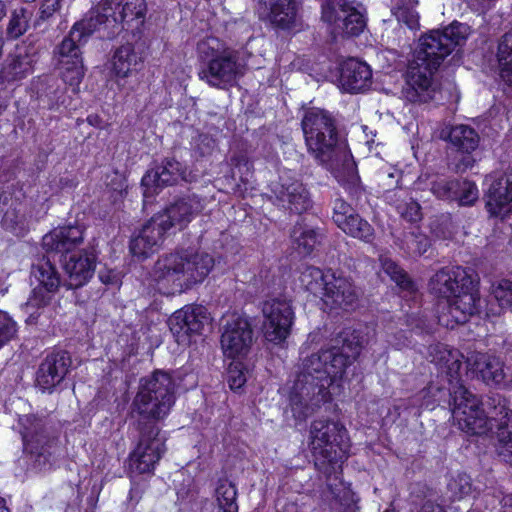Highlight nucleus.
Segmentation results:
<instances>
[{"label":"nucleus","instance_id":"52","mask_svg":"<svg viewBox=\"0 0 512 512\" xmlns=\"http://www.w3.org/2000/svg\"><path fill=\"white\" fill-rule=\"evenodd\" d=\"M215 141L208 134H199L195 139L194 148L200 156L208 155L214 149Z\"/></svg>","mask_w":512,"mask_h":512},{"label":"nucleus","instance_id":"40","mask_svg":"<svg viewBox=\"0 0 512 512\" xmlns=\"http://www.w3.org/2000/svg\"><path fill=\"white\" fill-rule=\"evenodd\" d=\"M215 496L219 510L222 512H238L236 502L237 490L233 483L220 480L215 490Z\"/></svg>","mask_w":512,"mask_h":512},{"label":"nucleus","instance_id":"26","mask_svg":"<svg viewBox=\"0 0 512 512\" xmlns=\"http://www.w3.org/2000/svg\"><path fill=\"white\" fill-rule=\"evenodd\" d=\"M202 208L201 198L197 195L182 196L175 199L162 214L156 215L155 218L163 222L166 231L173 227L181 230L201 212Z\"/></svg>","mask_w":512,"mask_h":512},{"label":"nucleus","instance_id":"11","mask_svg":"<svg viewBox=\"0 0 512 512\" xmlns=\"http://www.w3.org/2000/svg\"><path fill=\"white\" fill-rule=\"evenodd\" d=\"M23 427L25 450L30 454L35 467L42 470L51 464L58 450L57 431L46 417L25 415L20 418Z\"/></svg>","mask_w":512,"mask_h":512},{"label":"nucleus","instance_id":"34","mask_svg":"<svg viewBox=\"0 0 512 512\" xmlns=\"http://www.w3.org/2000/svg\"><path fill=\"white\" fill-rule=\"evenodd\" d=\"M417 1L400 0L392 8V15L401 27H406L411 31H417L420 28V16L416 10Z\"/></svg>","mask_w":512,"mask_h":512},{"label":"nucleus","instance_id":"2","mask_svg":"<svg viewBox=\"0 0 512 512\" xmlns=\"http://www.w3.org/2000/svg\"><path fill=\"white\" fill-rule=\"evenodd\" d=\"M336 343L302 360L289 393V406L295 420L305 421L330 399V385L342 378L362 348V338L355 330L341 332Z\"/></svg>","mask_w":512,"mask_h":512},{"label":"nucleus","instance_id":"25","mask_svg":"<svg viewBox=\"0 0 512 512\" xmlns=\"http://www.w3.org/2000/svg\"><path fill=\"white\" fill-rule=\"evenodd\" d=\"M327 279L326 289L321 296L323 303L331 309L348 310L355 307L360 293L353 281L330 271H328Z\"/></svg>","mask_w":512,"mask_h":512},{"label":"nucleus","instance_id":"10","mask_svg":"<svg viewBox=\"0 0 512 512\" xmlns=\"http://www.w3.org/2000/svg\"><path fill=\"white\" fill-rule=\"evenodd\" d=\"M201 67L199 78L209 86L227 89L245 74L247 63L238 50L216 37H207L197 45Z\"/></svg>","mask_w":512,"mask_h":512},{"label":"nucleus","instance_id":"57","mask_svg":"<svg viewBox=\"0 0 512 512\" xmlns=\"http://www.w3.org/2000/svg\"><path fill=\"white\" fill-rule=\"evenodd\" d=\"M503 512H512V496L504 498Z\"/></svg>","mask_w":512,"mask_h":512},{"label":"nucleus","instance_id":"16","mask_svg":"<svg viewBox=\"0 0 512 512\" xmlns=\"http://www.w3.org/2000/svg\"><path fill=\"white\" fill-rule=\"evenodd\" d=\"M111 7L107 6V1L101 0L95 7L91 8L86 16L75 23L70 32L63 39V49L76 45L82 47L87 39L101 27L115 26Z\"/></svg>","mask_w":512,"mask_h":512},{"label":"nucleus","instance_id":"47","mask_svg":"<svg viewBox=\"0 0 512 512\" xmlns=\"http://www.w3.org/2000/svg\"><path fill=\"white\" fill-rule=\"evenodd\" d=\"M40 90L51 104L58 103L63 96V89L59 80L53 76H47L43 79Z\"/></svg>","mask_w":512,"mask_h":512},{"label":"nucleus","instance_id":"53","mask_svg":"<svg viewBox=\"0 0 512 512\" xmlns=\"http://www.w3.org/2000/svg\"><path fill=\"white\" fill-rule=\"evenodd\" d=\"M60 9V0H44L40 7V18L46 20Z\"/></svg>","mask_w":512,"mask_h":512},{"label":"nucleus","instance_id":"17","mask_svg":"<svg viewBox=\"0 0 512 512\" xmlns=\"http://www.w3.org/2000/svg\"><path fill=\"white\" fill-rule=\"evenodd\" d=\"M270 200L278 207L295 214H302L312 207V200L305 185L295 179L280 178L270 187Z\"/></svg>","mask_w":512,"mask_h":512},{"label":"nucleus","instance_id":"56","mask_svg":"<svg viewBox=\"0 0 512 512\" xmlns=\"http://www.w3.org/2000/svg\"><path fill=\"white\" fill-rule=\"evenodd\" d=\"M87 122L94 127H99L102 119L98 115H89L87 117Z\"/></svg>","mask_w":512,"mask_h":512},{"label":"nucleus","instance_id":"49","mask_svg":"<svg viewBox=\"0 0 512 512\" xmlns=\"http://www.w3.org/2000/svg\"><path fill=\"white\" fill-rule=\"evenodd\" d=\"M354 213L355 210L343 199H336L334 201L332 219L339 228L341 225L345 224V221L354 215Z\"/></svg>","mask_w":512,"mask_h":512},{"label":"nucleus","instance_id":"8","mask_svg":"<svg viewBox=\"0 0 512 512\" xmlns=\"http://www.w3.org/2000/svg\"><path fill=\"white\" fill-rule=\"evenodd\" d=\"M176 401V385L163 370L140 379L132 401V413L137 415V431H160L158 422L168 416Z\"/></svg>","mask_w":512,"mask_h":512},{"label":"nucleus","instance_id":"3","mask_svg":"<svg viewBox=\"0 0 512 512\" xmlns=\"http://www.w3.org/2000/svg\"><path fill=\"white\" fill-rule=\"evenodd\" d=\"M470 34L468 24L454 21L443 30H433L422 36L408 66L403 97L412 103L442 101V91L433 74L457 46L465 44Z\"/></svg>","mask_w":512,"mask_h":512},{"label":"nucleus","instance_id":"32","mask_svg":"<svg viewBox=\"0 0 512 512\" xmlns=\"http://www.w3.org/2000/svg\"><path fill=\"white\" fill-rule=\"evenodd\" d=\"M291 239L298 253L307 256L311 254L315 246L320 243L322 234L319 230L301 221L293 226Z\"/></svg>","mask_w":512,"mask_h":512},{"label":"nucleus","instance_id":"63","mask_svg":"<svg viewBox=\"0 0 512 512\" xmlns=\"http://www.w3.org/2000/svg\"><path fill=\"white\" fill-rule=\"evenodd\" d=\"M437 236H439V237H440V235H439V234H437ZM441 237H443V238H447L448 236H447L445 233H443V234L441 235Z\"/></svg>","mask_w":512,"mask_h":512},{"label":"nucleus","instance_id":"46","mask_svg":"<svg viewBox=\"0 0 512 512\" xmlns=\"http://www.w3.org/2000/svg\"><path fill=\"white\" fill-rule=\"evenodd\" d=\"M492 294L501 308L512 306V282L510 280L502 279L493 285Z\"/></svg>","mask_w":512,"mask_h":512},{"label":"nucleus","instance_id":"35","mask_svg":"<svg viewBox=\"0 0 512 512\" xmlns=\"http://www.w3.org/2000/svg\"><path fill=\"white\" fill-rule=\"evenodd\" d=\"M497 59L502 80L512 88V30L504 34L500 39Z\"/></svg>","mask_w":512,"mask_h":512},{"label":"nucleus","instance_id":"21","mask_svg":"<svg viewBox=\"0 0 512 512\" xmlns=\"http://www.w3.org/2000/svg\"><path fill=\"white\" fill-rule=\"evenodd\" d=\"M253 343L250 322L243 317H232L223 327L221 347L227 357L245 356Z\"/></svg>","mask_w":512,"mask_h":512},{"label":"nucleus","instance_id":"29","mask_svg":"<svg viewBox=\"0 0 512 512\" xmlns=\"http://www.w3.org/2000/svg\"><path fill=\"white\" fill-rule=\"evenodd\" d=\"M485 199V207L489 215L504 219L512 209V181L507 177L493 181Z\"/></svg>","mask_w":512,"mask_h":512},{"label":"nucleus","instance_id":"12","mask_svg":"<svg viewBox=\"0 0 512 512\" xmlns=\"http://www.w3.org/2000/svg\"><path fill=\"white\" fill-rule=\"evenodd\" d=\"M31 274L39 282V285L32 290L22 308L29 314L26 322L34 324L40 315L38 310L51 303L53 295L61 286V277L50 257H43L36 264H33Z\"/></svg>","mask_w":512,"mask_h":512},{"label":"nucleus","instance_id":"22","mask_svg":"<svg viewBox=\"0 0 512 512\" xmlns=\"http://www.w3.org/2000/svg\"><path fill=\"white\" fill-rule=\"evenodd\" d=\"M168 324L180 344L188 342L190 336L200 334L204 326L209 324V317L203 306H185L169 318Z\"/></svg>","mask_w":512,"mask_h":512},{"label":"nucleus","instance_id":"30","mask_svg":"<svg viewBox=\"0 0 512 512\" xmlns=\"http://www.w3.org/2000/svg\"><path fill=\"white\" fill-rule=\"evenodd\" d=\"M260 9L265 19L281 29L290 28L296 20L299 0H260Z\"/></svg>","mask_w":512,"mask_h":512},{"label":"nucleus","instance_id":"59","mask_svg":"<svg viewBox=\"0 0 512 512\" xmlns=\"http://www.w3.org/2000/svg\"><path fill=\"white\" fill-rule=\"evenodd\" d=\"M0 512H10L6 506V501L3 498H0Z\"/></svg>","mask_w":512,"mask_h":512},{"label":"nucleus","instance_id":"61","mask_svg":"<svg viewBox=\"0 0 512 512\" xmlns=\"http://www.w3.org/2000/svg\"><path fill=\"white\" fill-rule=\"evenodd\" d=\"M99 278L105 284L110 283V278L108 276H104L102 273H99Z\"/></svg>","mask_w":512,"mask_h":512},{"label":"nucleus","instance_id":"23","mask_svg":"<svg viewBox=\"0 0 512 512\" xmlns=\"http://www.w3.org/2000/svg\"><path fill=\"white\" fill-rule=\"evenodd\" d=\"M72 366L70 354L62 349L48 353L37 370L36 382L43 391L51 392L59 385Z\"/></svg>","mask_w":512,"mask_h":512},{"label":"nucleus","instance_id":"9","mask_svg":"<svg viewBox=\"0 0 512 512\" xmlns=\"http://www.w3.org/2000/svg\"><path fill=\"white\" fill-rule=\"evenodd\" d=\"M213 266L214 259L208 253L181 250L158 259L154 273L158 284L176 294L202 282Z\"/></svg>","mask_w":512,"mask_h":512},{"label":"nucleus","instance_id":"6","mask_svg":"<svg viewBox=\"0 0 512 512\" xmlns=\"http://www.w3.org/2000/svg\"><path fill=\"white\" fill-rule=\"evenodd\" d=\"M477 285L472 270L456 266L437 271L430 278L428 287L435 297L447 299L449 315L455 323L463 324L480 313L482 301Z\"/></svg>","mask_w":512,"mask_h":512},{"label":"nucleus","instance_id":"64","mask_svg":"<svg viewBox=\"0 0 512 512\" xmlns=\"http://www.w3.org/2000/svg\"><path fill=\"white\" fill-rule=\"evenodd\" d=\"M388 177H389V178H394V173H389V174H388Z\"/></svg>","mask_w":512,"mask_h":512},{"label":"nucleus","instance_id":"45","mask_svg":"<svg viewBox=\"0 0 512 512\" xmlns=\"http://www.w3.org/2000/svg\"><path fill=\"white\" fill-rule=\"evenodd\" d=\"M248 370L240 361H233L228 367V384L229 387L236 391L244 386L247 381Z\"/></svg>","mask_w":512,"mask_h":512},{"label":"nucleus","instance_id":"5","mask_svg":"<svg viewBox=\"0 0 512 512\" xmlns=\"http://www.w3.org/2000/svg\"><path fill=\"white\" fill-rule=\"evenodd\" d=\"M84 227L79 224L59 226L42 239V246L52 264L59 258L65 278L61 285L67 289H78L93 277L97 256L94 250H74L83 242Z\"/></svg>","mask_w":512,"mask_h":512},{"label":"nucleus","instance_id":"51","mask_svg":"<svg viewBox=\"0 0 512 512\" xmlns=\"http://www.w3.org/2000/svg\"><path fill=\"white\" fill-rule=\"evenodd\" d=\"M452 352H454V350H449L442 344L432 345L429 347V357L431 358V362L440 367L447 363Z\"/></svg>","mask_w":512,"mask_h":512},{"label":"nucleus","instance_id":"54","mask_svg":"<svg viewBox=\"0 0 512 512\" xmlns=\"http://www.w3.org/2000/svg\"><path fill=\"white\" fill-rule=\"evenodd\" d=\"M144 490L140 485H133L129 491L128 505L135 507L142 499Z\"/></svg>","mask_w":512,"mask_h":512},{"label":"nucleus","instance_id":"50","mask_svg":"<svg viewBox=\"0 0 512 512\" xmlns=\"http://www.w3.org/2000/svg\"><path fill=\"white\" fill-rule=\"evenodd\" d=\"M407 245L414 254L421 256L427 252L431 243L426 235L412 232L407 239Z\"/></svg>","mask_w":512,"mask_h":512},{"label":"nucleus","instance_id":"15","mask_svg":"<svg viewBox=\"0 0 512 512\" xmlns=\"http://www.w3.org/2000/svg\"><path fill=\"white\" fill-rule=\"evenodd\" d=\"M262 312L264 337L274 344H281L291 333L294 311L290 301L273 298L263 303Z\"/></svg>","mask_w":512,"mask_h":512},{"label":"nucleus","instance_id":"36","mask_svg":"<svg viewBox=\"0 0 512 512\" xmlns=\"http://www.w3.org/2000/svg\"><path fill=\"white\" fill-rule=\"evenodd\" d=\"M33 70L32 59L28 55H11L2 69V77L6 81H17Z\"/></svg>","mask_w":512,"mask_h":512},{"label":"nucleus","instance_id":"13","mask_svg":"<svg viewBox=\"0 0 512 512\" xmlns=\"http://www.w3.org/2000/svg\"><path fill=\"white\" fill-rule=\"evenodd\" d=\"M193 179L194 175L187 165L178 161L174 156H168L159 163L155 162L154 166L142 177L141 184L145 188L143 195L146 198L151 197L158 190L176 185L179 181L192 182Z\"/></svg>","mask_w":512,"mask_h":512},{"label":"nucleus","instance_id":"4","mask_svg":"<svg viewBox=\"0 0 512 512\" xmlns=\"http://www.w3.org/2000/svg\"><path fill=\"white\" fill-rule=\"evenodd\" d=\"M308 153L331 172L351 193L361 192L356 163L345 140L339 137L335 119L321 109H309L301 122Z\"/></svg>","mask_w":512,"mask_h":512},{"label":"nucleus","instance_id":"14","mask_svg":"<svg viewBox=\"0 0 512 512\" xmlns=\"http://www.w3.org/2000/svg\"><path fill=\"white\" fill-rule=\"evenodd\" d=\"M322 19L345 36H358L366 27L364 15L350 0H327L322 5Z\"/></svg>","mask_w":512,"mask_h":512},{"label":"nucleus","instance_id":"43","mask_svg":"<svg viewBox=\"0 0 512 512\" xmlns=\"http://www.w3.org/2000/svg\"><path fill=\"white\" fill-rule=\"evenodd\" d=\"M30 15V12L25 8L15 9L7 27L8 36L16 39L23 35L28 28Z\"/></svg>","mask_w":512,"mask_h":512},{"label":"nucleus","instance_id":"39","mask_svg":"<svg viewBox=\"0 0 512 512\" xmlns=\"http://www.w3.org/2000/svg\"><path fill=\"white\" fill-rule=\"evenodd\" d=\"M346 234L360 239L366 243H371L375 238V231L371 224L365 219L361 218L357 213H354L345 224L341 225Z\"/></svg>","mask_w":512,"mask_h":512},{"label":"nucleus","instance_id":"33","mask_svg":"<svg viewBox=\"0 0 512 512\" xmlns=\"http://www.w3.org/2000/svg\"><path fill=\"white\" fill-rule=\"evenodd\" d=\"M142 63L143 57L129 43L120 46L113 55V70L119 77L124 78L137 71Z\"/></svg>","mask_w":512,"mask_h":512},{"label":"nucleus","instance_id":"27","mask_svg":"<svg viewBox=\"0 0 512 512\" xmlns=\"http://www.w3.org/2000/svg\"><path fill=\"white\" fill-rule=\"evenodd\" d=\"M166 232L163 222L157 220L155 216L152 217L138 234L131 238L130 252L138 258H147L158 249Z\"/></svg>","mask_w":512,"mask_h":512},{"label":"nucleus","instance_id":"1","mask_svg":"<svg viewBox=\"0 0 512 512\" xmlns=\"http://www.w3.org/2000/svg\"><path fill=\"white\" fill-rule=\"evenodd\" d=\"M460 356L459 351L454 350L442 366L446 369L449 388L431 385L430 393L439 403L448 404L462 431L470 435H483L490 431L497 458L512 467V410L502 395L491 393L482 402L459 382Z\"/></svg>","mask_w":512,"mask_h":512},{"label":"nucleus","instance_id":"37","mask_svg":"<svg viewBox=\"0 0 512 512\" xmlns=\"http://www.w3.org/2000/svg\"><path fill=\"white\" fill-rule=\"evenodd\" d=\"M1 225L15 235L23 234L27 226L25 206L20 202H12L3 215Z\"/></svg>","mask_w":512,"mask_h":512},{"label":"nucleus","instance_id":"19","mask_svg":"<svg viewBox=\"0 0 512 512\" xmlns=\"http://www.w3.org/2000/svg\"><path fill=\"white\" fill-rule=\"evenodd\" d=\"M468 369L487 385L512 388V376L507 374L500 358L488 353L474 352L466 360Z\"/></svg>","mask_w":512,"mask_h":512},{"label":"nucleus","instance_id":"38","mask_svg":"<svg viewBox=\"0 0 512 512\" xmlns=\"http://www.w3.org/2000/svg\"><path fill=\"white\" fill-rule=\"evenodd\" d=\"M327 275L328 271L325 273L317 267L309 266L302 271L300 282L306 291L321 298L328 283Z\"/></svg>","mask_w":512,"mask_h":512},{"label":"nucleus","instance_id":"55","mask_svg":"<svg viewBox=\"0 0 512 512\" xmlns=\"http://www.w3.org/2000/svg\"><path fill=\"white\" fill-rule=\"evenodd\" d=\"M418 512H445L444 507L431 499L426 500Z\"/></svg>","mask_w":512,"mask_h":512},{"label":"nucleus","instance_id":"41","mask_svg":"<svg viewBox=\"0 0 512 512\" xmlns=\"http://www.w3.org/2000/svg\"><path fill=\"white\" fill-rule=\"evenodd\" d=\"M474 489L471 477L465 472L451 476L447 483V493L451 500H461L469 496Z\"/></svg>","mask_w":512,"mask_h":512},{"label":"nucleus","instance_id":"48","mask_svg":"<svg viewBox=\"0 0 512 512\" xmlns=\"http://www.w3.org/2000/svg\"><path fill=\"white\" fill-rule=\"evenodd\" d=\"M16 332V322L6 312L0 311V348L14 338Z\"/></svg>","mask_w":512,"mask_h":512},{"label":"nucleus","instance_id":"18","mask_svg":"<svg viewBox=\"0 0 512 512\" xmlns=\"http://www.w3.org/2000/svg\"><path fill=\"white\" fill-rule=\"evenodd\" d=\"M139 441L130 454V467L139 474L150 473L165 453V438L160 431H138Z\"/></svg>","mask_w":512,"mask_h":512},{"label":"nucleus","instance_id":"24","mask_svg":"<svg viewBox=\"0 0 512 512\" xmlns=\"http://www.w3.org/2000/svg\"><path fill=\"white\" fill-rule=\"evenodd\" d=\"M442 140L448 141L450 146L457 152L466 154L461 163L457 165V170H466L471 168L474 159L469 155L478 147L480 137L476 130L468 125H445L439 132Z\"/></svg>","mask_w":512,"mask_h":512},{"label":"nucleus","instance_id":"44","mask_svg":"<svg viewBox=\"0 0 512 512\" xmlns=\"http://www.w3.org/2000/svg\"><path fill=\"white\" fill-rule=\"evenodd\" d=\"M396 210L402 219L410 223L419 222L423 218L421 206L413 198H408L398 203Z\"/></svg>","mask_w":512,"mask_h":512},{"label":"nucleus","instance_id":"58","mask_svg":"<svg viewBox=\"0 0 512 512\" xmlns=\"http://www.w3.org/2000/svg\"><path fill=\"white\" fill-rule=\"evenodd\" d=\"M8 198H9V194H7L6 192L0 190V206L2 204H6L7 201H8Z\"/></svg>","mask_w":512,"mask_h":512},{"label":"nucleus","instance_id":"31","mask_svg":"<svg viewBox=\"0 0 512 512\" xmlns=\"http://www.w3.org/2000/svg\"><path fill=\"white\" fill-rule=\"evenodd\" d=\"M372 80L370 67L357 59L350 58L341 65L340 83L343 89L350 93L366 90Z\"/></svg>","mask_w":512,"mask_h":512},{"label":"nucleus","instance_id":"28","mask_svg":"<svg viewBox=\"0 0 512 512\" xmlns=\"http://www.w3.org/2000/svg\"><path fill=\"white\" fill-rule=\"evenodd\" d=\"M62 47L63 40L54 50V56L61 70L62 79L70 86L77 87L85 75L81 47L76 45L66 47L65 49Z\"/></svg>","mask_w":512,"mask_h":512},{"label":"nucleus","instance_id":"60","mask_svg":"<svg viewBox=\"0 0 512 512\" xmlns=\"http://www.w3.org/2000/svg\"><path fill=\"white\" fill-rule=\"evenodd\" d=\"M358 510V507L353 504V505H349L347 506V508L345 509L344 512H356Z\"/></svg>","mask_w":512,"mask_h":512},{"label":"nucleus","instance_id":"7","mask_svg":"<svg viewBox=\"0 0 512 512\" xmlns=\"http://www.w3.org/2000/svg\"><path fill=\"white\" fill-rule=\"evenodd\" d=\"M311 445L316 469L326 477L331 494L338 496L342 464L350 447L346 428L338 421L317 419L310 426Z\"/></svg>","mask_w":512,"mask_h":512},{"label":"nucleus","instance_id":"62","mask_svg":"<svg viewBox=\"0 0 512 512\" xmlns=\"http://www.w3.org/2000/svg\"><path fill=\"white\" fill-rule=\"evenodd\" d=\"M7 108V105L4 103V101L0 98V115L2 112Z\"/></svg>","mask_w":512,"mask_h":512},{"label":"nucleus","instance_id":"20","mask_svg":"<svg viewBox=\"0 0 512 512\" xmlns=\"http://www.w3.org/2000/svg\"><path fill=\"white\" fill-rule=\"evenodd\" d=\"M430 191L438 199L457 201L459 206H472L478 199L475 183L443 175L431 179Z\"/></svg>","mask_w":512,"mask_h":512},{"label":"nucleus","instance_id":"42","mask_svg":"<svg viewBox=\"0 0 512 512\" xmlns=\"http://www.w3.org/2000/svg\"><path fill=\"white\" fill-rule=\"evenodd\" d=\"M382 269L392 281L396 283L402 290L412 291L414 283L407 272L391 258H383L381 260Z\"/></svg>","mask_w":512,"mask_h":512}]
</instances>
